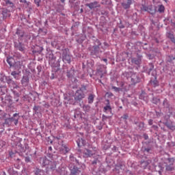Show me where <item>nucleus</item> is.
Instances as JSON below:
<instances>
[{
    "label": "nucleus",
    "instance_id": "4468645a",
    "mask_svg": "<svg viewBox=\"0 0 175 175\" xmlns=\"http://www.w3.org/2000/svg\"><path fill=\"white\" fill-rule=\"evenodd\" d=\"M83 154H84V155H85V157L87 158H88V157H92V155H93L92 152H91V150H90L88 149H85L83 150Z\"/></svg>",
    "mask_w": 175,
    "mask_h": 175
},
{
    "label": "nucleus",
    "instance_id": "473e14b6",
    "mask_svg": "<svg viewBox=\"0 0 175 175\" xmlns=\"http://www.w3.org/2000/svg\"><path fill=\"white\" fill-rule=\"evenodd\" d=\"M8 173H9L10 175L16 174V172H14L13 171V169H12V168H10V169L8 170Z\"/></svg>",
    "mask_w": 175,
    "mask_h": 175
},
{
    "label": "nucleus",
    "instance_id": "7c9ffc66",
    "mask_svg": "<svg viewBox=\"0 0 175 175\" xmlns=\"http://www.w3.org/2000/svg\"><path fill=\"white\" fill-rule=\"evenodd\" d=\"M34 2L36 3V5H37L38 8H39V6H40V2H42V0H34Z\"/></svg>",
    "mask_w": 175,
    "mask_h": 175
},
{
    "label": "nucleus",
    "instance_id": "f704fd0d",
    "mask_svg": "<svg viewBox=\"0 0 175 175\" xmlns=\"http://www.w3.org/2000/svg\"><path fill=\"white\" fill-rule=\"evenodd\" d=\"M6 5H10V6H13V3H12L10 1L7 0L5 1Z\"/></svg>",
    "mask_w": 175,
    "mask_h": 175
},
{
    "label": "nucleus",
    "instance_id": "e433bc0d",
    "mask_svg": "<svg viewBox=\"0 0 175 175\" xmlns=\"http://www.w3.org/2000/svg\"><path fill=\"white\" fill-rule=\"evenodd\" d=\"M0 175H6V172L5 171L0 172Z\"/></svg>",
    "mask_w": 175,
    "mask_h": 175
},
{
    "label": "nucleus",
    "instance_id": "37998d69",
    "mask_svg": "<svg viewBox=\"0 0 175 175\" xmlns=\"http://www.w3.org/2000/svg\"><path fill=\"white\" fill-rule=\"evenodd\" d=\"M19 50H20V51H24V48L20 47V48H19Z\"/></svg>",
    "mask_w": 175,
    "mask_h": 175
},
{
    "label": "nucleus",
    "instance_id": "58836bf2",
    "mask_svg": "<svg viewBox=\"0 0 175 175\" xmlns=\"http://www.w3.org/2000/svg\"><path fill=\"white\" fill-rule=\"evenodd\" d=\"M148 124H149V125H152V120H149Z\"/></svg>",
    "mask_w": 175,
    "mask_h": 175
},
{
    "label": "nucleus",
    "instance_id": "bf43d9fd",
    "mask_svg": "<svg viewBox=\"0 0 175 175\" xmlns=\"http://www.w3.org/2000/svg\"><path fill=\"white\" fill-rule=\"evenodd\" d=\"M141 124H142V125H143V126L144 125V123H141Z\"/></svg>",
    "mask_w": 175,
    "mask_h": 175
},
{
    "label": "nucleus",
    "instance_id": "f03ea898",
    "mask_svg": "<svg viewBox=\"0 0 175 175\" xmlns=\"http://www.w3.org/2000/svg\"><path fill=\"white\" fill-rule=\"evenodd\" d=\"M142 10H144V12H148L150 14H155V13H157V8L152 6V5L148 6L143 5Z\"/></svg>",
    "mask_w": 175,
    "mask_h": 175
},
{
    "label": "nucleus",
    "instance_id": "c9c22d12",
    "mask_svg": "<svg viewBox=\"0 0 175 175\" xmlns=\"http://www.w3.org/2000/svg\"><path fill=\"white\" fill-rule=\"evenodd\" d=\"M128 116L126 115V114H124L122 117V118H123V120H126L127 118H128Z\"/></svg>",
    "mask_w": 175,
    "mask_h": 175
},
{
    "label": "nucleus",
    "instance_id": "dca6fc26",
    "mask_svg": "<svg viewBox=\"0 0 175 175\" xmlns=\"http://www.w3.org/2000/svg\"><path fill=\"white\" fill-rule=\"evenodd\" d=\"M154 79V81H150V84L152 87H158V85H159V82L157 80V77H155Z\"/></svg>",
    "mask_w": 175,
    "mask_h": 175
},
{
    "label": "nucleus",
    "instance_id": "3c124183",
    "mask_svg": "<svg viewBox=\"0 0 175 175\" xmlns=\"http://www.w3.org/2000/svg\"><path fill=\"white\" fill-rule=\"evenodd\" d=\"M120 28H124V25L120 26Z\"/></svg>",
    "mask_w": 175,
    "mask_h": 175
},
{
    "label": "nucleus",
    "instance_id": "f257e3e1",
    "mask_svg": "<svg viewBox=\"0 0 175 175\" xmlns=\"http://www.w3.org/2000/svg\"><path fill=\"white\" fill-rule=\"evenodd\" d=\"M55 140L57 142L58 144L60 146L59 148H61V150H65L66 152H69V151H70V149L66 147V145L64 144V142L60 139L59 137H55Z\"/></svg>",
    "mask_w": 175,
    "mask_h": 175
},
{
    "label": "nucleus",
    "instance_id": "c756f323",
    "mask_svg": "<svg viewBox=\"0 0 175 175\" xmlns=\"http://www.w3.org/2000/svg\"><path fill=\"white\" fill-rule=\"evenodd\" d=\"M146 94L144 92H142L140 95H139V99H143L144 100L146 99Z\"/></svg>",
    "mask_w": 175,
    "mask_h": 175
},
{
    "label": "nucleus",
    "instance_id": "b1692460",
    "mask_svg": "<svg viewBox=\"0 0 175 175\" xmlns=\"http://www.w3.org/2000/svg\"><path fill=\"white\" fill-rule=\"evenodd\" d=\"M97 76H100V79L103 77V75H105V72H103V70H98L96 72Z\"/></svg>",
    "mask_w": 175,
    "mask_h": 175
},
{
    "label": "nucleus",
    "instance_id": "ddd939ff",
    "mask_svg": "<svg viewBox=\"0 0 175 175\" xmlns=\"http://www.w3.org/2000/svg\"><path fill=\"white\" fill-rule=\"evenodd\" d=\"M21 73V72L12 71L11 72V75L13 76V77H14L16 79V80H19Z\"/></svg>",
    "mask_w": 175,
    "mask_h": 175
},
{
    "label": "nucleus",
    "instance_id": "e2e57ef3",
    "mask_svg": "<svg viewBox=\"0 0 175 175\" xmlns=\"http://www.w3.org/2000/svg\"><path fill=\"white\" fill-rule=\"evenodd\" d=\"M78 146H80V144H78Z\"/></svg>",
    "mask_w": 175,
    "mask_h": 175
},
{
    "label": "nucleus",
    "instance_id": "423d86ee",
    "mask_svg": "<svg viewBox=\"0 0 175 175\" xmlns=\"http://www.w3.org/2000/svg\"><path fill=\"white\" fill-rule=\"evenodd\" d=\"M21 83L23 85H28V83H29V77H28V75H23L21 80Z\"/></svg>",
    "mask_w": 175,
    "mask_h": 175
},
{
    "label": "nucleus",
    "instance_id": "cd10ccee",
    "mask_svg": "<svg viewBox=\"0 0 175 175\" xmlns=\"http://www.w3.org/2000/svg\"><path fill=\"white\" fill-rule=\"evenodd\" d=\"M94 102V95L90 94L88 97V103H92Z\"/></svg>",
    "mask_w": 175,
    "mask_h": 175
},
{
    "label": "nucleus",
    "instance_id": "9d476101",
    "mask_svg": "<svg viewBox=\"0 0 175 175\" xmlns=\"http://www.w3.org/2000/svg\"><path fill=\"white\" fill-rule=\"evenodd\" d=\"M70 170L71 172V175H77L80 172L79 168H77L76 166H74L73 167H70Z\"/></svg>",
    "mask_w": 175,
    "mask_h": 175
},
{
    "label": "nucleus",
    "instance_id": "a211bd4d",
    "mask_svg": "<svg viewBox=\"0 0 175 175\" xmlns=\"http://www.w3.org/2000/svg\"><path fill=\"white\" fill-rule=\"evenodd\" d=\"M131 62L132 64H135V65H140L141 60L140 59L133 58L131 59Z\"/></svg>",
    "mask_w": 175,
    "mask_h": 175
},
{
    "label": "nucleus",
    "instance_id": "412c9836",
    "mask_svg": "<svg viewBox=\"0 0 175 175\" xmlns=\"http://www.w3.org/2000/svg\"><path fill=\"white\" fill-rule=\"evenodd\" d=\"M165 125L169 129H171V131H175V126H173V124L167 122Z\"/></svg>",
    "mask_w": 175,
    "mask_h": 175
},
{
    "label": "nucleus",
    "instance_id": "4be33fe9",
    "mask_svg": "<svg viewBox=\"0 0 175 175\" xmlns=\"http://www.w3.org/2000/svg\"><path fill=\"white\" fill-rule=\"evenodd\" d=\"M165 169L168 172H172V170H173V169H174V167L173 166V163L167 165Z\"/></svg>",
    "mask_w": 175,
    "mask_h": 175
},
{
    "label": "nucleus",
    "instance_id": "c85d7f7f",
    "mask_svg": "<svg viewBox=\"0 0 175 175\" xmlns=\"http://www.w3.org/2000/svg\"><path fill=\"white\" fill-rule=\"evenodd\" d=\"M152 102L154 103V105H158V103L160 102V100L157 98H153Z\"/></svg>",
    "mask_w": 175,
    "mask_h": 175
},
{
    "label": "nucleus",
    "instance_id": "8fccbe9b",
    "mask_svg": "<svg viewBox=\"0 0 175 175\" xmlns=\"http://www.w3.org/2000/svg\"><path fill=\"white\" fill-rule=\"evenodd\" d=\"M61 2H62V3H64V2H65V0H60Z\"/></svg>",
    "mask_w": 175,
    "mask_h": 175
},
{
    "label": "nucleus",
    "instance_id": "0eeeda50",
    "mask_svg": "<svg viewBox=\"0 0 175 175\" xmlns=\"http://www.w3.org/2000/svg\"><path fill=\"white\" fill-rule=\"evenodd\" d=\"M131 5H132V0H127V2L124 1L122 3V6L124 9H129Z\"/></svg>",
    "mask_w": 175,
    "mask_h": 175
},
{
    "label": "nucleus",
    "instance_id": "a878e982",
    "mask_svg": "<svg viewBox=\"0 0 175 175\" xmlns=\"http://www.w3.org/2000/svg\"><path fill=\"white\" fill-rule=\"evenodd\" d=\"M7 62L10 65V66H13V58H8L7 59Z\"/></svg>",
    "mask_w": 175,
    "mask_h": 175
},
{
    "label": "nucleus",
    "instance_id": "680f3d73",
    "mask_svg": "<svg viewBox=\"0 0 175 175\" xmlns=\"http://www.w3.org/2000/svg\"><path fill=\"white\" fill-rule=\"evenodd\" d=\"M16 122H18V120H16Z\"/></svg>",
    "mask_w": 175,
    "mask_h": 175
},
{
    "label": "nucleus",
    "instance_id": "5fc2aeb1",
    "mask_svg": "<svg viewBox=\"0 0 175 175\" xmlns=\"http://www.w3.org/2000/svg\"><path fill=\"white\" fill-rule=\"evenodd\" d=\"M145 139H146V140H147V139H148V137H146V138H145Z\"/></svg>",
    "mask_w": 175,
    "mask_h": 175
},
{
    "label": "nucleus",
    "instance_id": "4d7b16f0",
    "mask_svg": "<svg viewBox=\"0 0 175 175\" xmlns=\"http://www.w3.org/2000/svg\"><path fill=\"white\" fill-rule=\"evenodd\" d=\"M5 122L3 123L4 124H6V120H5Z\"/></svg>",
    "mask_w": 175,
    "mask_h": 175
},
{
    "label": "nucleus",
    "instance_id": "c03bdc74",
    "mask_svg": "<svg viewBox=\"0 0 175 175\" xmlns=\"http://www.w3.org/2000/svg\"><path fill=\"white\" fill-rule=\"evenodd\" d=\"M168 161H169V162H172H172H174V160H173L172 159H168Z\"/></svg>",
    "mask_w": 175,
    "mask_h": 175
},
{
    "label": "nucleus",
    "instance_id": "bb28decb",
    "mask_svg": "<svg viewBox=\"0 0 175 175\" xmlns=\"http://www.w3.org/2000/svg\"><path fill=\"white\" fill-rule=\"evenodd\" d=\"M55 162L52 161V163H49V165H48V167H49L50 169H55Z\"/></svg>",
    "mask_w": 175,
    "mask_h": 175
},
{
    "label": "nucleus",
    "instance_id": "6e6d98bb",
    "mask_svg": "<svg viewBox=\"0 0 175 175\" xmlns=\"http://www.w3.org/2000/svg\"><path fill=\"white\" fill-rule=\"evenodd\" d=\"M165 100L163 101V105H164V106H165Z\"/></svg>",
    "mask_w": 175,
    "mask_h": 175
},
{
    "label": "nucleus",
    "instance_id": "a19ab883",
    "mask_svg": "<svg viewBox=\"0 0 175 175\" xmlns=\"http://www.w3.org/2000/svg\"><path fill=\"white\" fill-rule=\"evenodd\" d=\"M67 77H72V75H70L69 72H67Z\"/></svg>",
    "mask_w": 175,
    "mask_h": 175
},
{
    "label": "nucleus",
    "instance_id": "864d4df0",
    "mask_svg": "<svg viewBox=\"0 0 175 175\" xmlns=\"http://www.w3.org/2000/svg\"><path fill=\"white\" fill-rule=\"evenodd\" d=\"M145 139H146V140H147V139H148V137H146V138H145Z\"/></svg>",
    "mask_w": 175,
    "mask_h": 175
},
{
    "label": "nucleus",
    "instance_id": "a18cd8bd",
    "mask_svg": "<svg viewBox=\"0 0 175 175\" xmlns=\"http://www.w3.org/2000/svg\"><path fill=\"white\" fill-rule=\"evenodd\" d=\"M33 110H38V107L34 106V107H33Z\"/></svg>",
    "mask_w": 175,
    "mask_h": 175
},
{
    "label": "nucleus",
    "instance_id": "393cba45",
    "mask_svg": "<svg viewBox=\"0 0 175 175\" xmlns=\"http://www.w3.org/2000/svg\"><path fill=\"white\" fill-rule=\"evenodd\" d=\"M21 2H22V3H25V5H27V6L29 8V9H32V8L29 7V5H31V3L29 1H27V0H21Z\"/></svg>",
    "mask_w": 175,
    "mask_h": 175
},
{
    "label": "nucleus",
    "instance_id": "20e7f679",
    "mask_svg": "<svg viewBox=\"0 0 175 175\" xmlns=\"http://www.w3.org/2000/svg\"><path fill=\"white\" fill-rule=\"evenodd\" d=\"M40 163H42V166H49L50 163H53V161H51L46 157H42L40 159Z\"/></svg>",
    "mask_w": 175,
    "mask_h": 175
},
{
    "label": "nucleus",
    "instance_id": "f8f14e48",
    "mask_svg": "<svg viewBox=\"0 0 175 175\" xmlns=\"http://www.w3.org/2000/svg\"><path fill=\"white\" fill-rule=\"evenodd\" d=\"M131 77L133 84H136L139 83V78L137 77V75H136V74H133Z\"/></svg>",
    "mask_w": 175,
    "mask_h": 175
},
{
    "label": "nucleus",
    "instance_id": "13d9d810",
    "mask_svg": "<svg viewBox=\"0 0 175 175\" xmlns=\"http://www.w3.org/2000/svg\"><path fill=\"white\" fill-rule=\"evenodd\" d=\"M10 157H12V153H10Z\"/></svg>",
    "mask_w": 175,
    "mask_h": 175
},
{
    "label": "nucleus",
    "instance_id": "7ed1b4c3",
    "mask_svg": "<svg viewBox=\"0 0 175 175\" xmlns=\"http://www.w3.org/2000/svg\"><path fill=\"white\" fill-rule=\"evenodd\" d=\"M85 98V94H84V92L82 90H78L75 95V100H81V99H84Z\"/></svg>",
    "mask_w": 175,
    "mask_h": 175
},
{
    "label": "nucleus",
    "instance_id": "79ce46f5",
    "mask_svg": "<svg viewBox=\"0 0 175 175\" xmlns=\"http://www.w3.org/2000/svg\"><path fill=\"white\" fill-rule=\"evenodd\" d=\"M150 148H145V151H146V152H150Z\"/></svg>",
    "mask_w": 175,
    "mask_h": 175
},
{
    "label": "nucleus",
    "instance_id": "aec40b11",
    "mask_svg": "<svg viewBox=\"0 0 175 175\" xmlns=\"http://www.w3.org/2000/svg\"><path fill=\"white\" fill-rule=\"evenodd\" d=\"M158 12L159 13H163L165 12V6L163 5H159Z\"/></svg>",
    "mask_w": 175,
    "mask_h": 175
},
{
    "label": "nucleus",
    "instance_id": "5701e85b",
    "mask_svg": "<svg viewBox=\"0 0 175 175\" xmlns=\"http://www.w3.org/2000/svg\"><path fill=\"white\" fill-rule=\"evenodd\" d=\"M5 80H6V76L3 74L0 73V81L1 83H5Z\"/></svg>",
    "mask_w": 175,
    "mask_h": 175
},
{
    "label": "nucleus",
    "instance_id": "052dcab7",
    "mask_svg": "<svg viewBox=\"0 0 175 175\" xmlns=\"http://www.w3.org/2000/svg\"><path fill=\"white\" fill-rule=\"evenodd\" d=\"M1 120H2V119L0 118V121H1Z\"/></svg>",
    "mask_w": 175,
    "mask_h": 175
},
{
    "label": "nucleus",
    "instance_id": "603ef678",
    "mask_svg": "<svg viewBox=\"0 0 175 175\" xmlns=\"http://www.w3.org/2000/svg\"><path fill=\"white\" fill-rule=\"evenodd\" d=\"M92 163H93V165H94V164L96 163V161H93Z\"/></svg>",
    "mask_w": 175,
    "mask_h": 175
},
{
    "label": "nucleus",
    "instance_id": "2f4dec72",
    "mask_svg": "<svg viewBox=\"0 0 175 175\" xmlns=\"http://www.w3.org/2000/svg\"><path fill=\"white\" fill-rule=\"evenodd\" d=\"M83 109L85 111H88L90 110V106L88 105H83Z\"/></svg>",
    "mask_w": 175,
    "mask_h": 175
},
{
    "label": "nucleus",
    "instance_id": "9b49d317",
    "mask_svg": "<svg viewBox=\"0 0 175 175\" xmlns=\"http://www.w3.org/2000/svg\"><path fill=\"white\" fill-rule=\"evenodd\" d=\"M85 6H88V8L90 9H95V8H98V2L94 1L92 3H87L85 4Z\"/></svg>",
    "mask_w": 175,
    "mask_h": 175
},
{
    "label": "nucleus",
    "instance_id": "72a5a7b5",
    "mask_svg": "<svg viewBox=\"0 0 175 175\" xmlns=\"http://www.w3.org/2000/svg\"><path fill=\"white\" fill-rule=\"evenodd\" d=\"M112 89L114 90V91H116V92H118V91H120V88H117L116 86H113Z\"/></svg>",
    "mask_w": 175,
    "mask_h": 175
},
{
    "label": "nucleus",
    "instance_id": "1a4fd4ad",
    "mask_svg": "<svg viewBox=\"0 0 175 175\" xmlns=\"http://www.w3.org/2000/svg\"><path fill=\"white\" fill-rule=\"evenodd\" d=\"M107 105L104 107L103 111L104 113H107V111H109V113H111V106H110V101L109 100H107Z\"/></svg>",
    "mask_w": 175,
    "mask_h": 175
},
{
    "label": "nucleus",
    "instance_id": "4c0bfd02",
    "mask_svg": "<svg viewBox=\"0 0 175 175\" xmlns=\"http://www.w3.org/2000/svg\"><path fill=\"white\" fill-rule=\"evenodd\" d=\"M29 157H25V162H30Z\"/></svg>",
    "mask_w": 175,
    "mask_h": 175
},
{
    "label": "nucleus",
    "instance_id": "49530a36",
    "mask_svg": "<svg viewBox=\"0 0 175 175\" xmlns=\"http://www.w3.org/2000/svg\"><path fill=\"white\" fill-rule=\"evenodd\" d=\"M18 115V113H14V114L13 115V116H14V117H17Z\"/></svg>",
    "mask_w": 175,
    "mask_h": 175
},
{
    "label": "nucleus",
    "instance_id": "f3484780",
    "mask_svg": "<svg viewBox=\"0 0 175 175\" xmlns=\"http://www.w3.org/2000/svg\"><path fill=\"white\" fill-rule=\"evenodd\" d=\"M2 14L3 18H6V17H9L10 16V14H9V11H8V10H3L2 11Z\"/></svg>",
    "mask_w": 175,
    "mask_h": 175
},
{
    "label": "nucleus",
    "instance_id": "09e8293b",
    "mask_svg": "<svg viewBox=\"0 0 175 175\" xmlns=\"http://www.w3.org/2000/svg\"><path fill=\"white\" fill-rule=\"evenodd\" d=\"M49 150H50V151H51V150H53V148H52L51 146H50V147L49 148Z\"/></svg>",
    "mask_w": 175,
    "mask_h": 175
},
{
    "label": "nucleus",
    "instance_id": "39448f33",
    "mask_svg": "<svg viewBox=\"0 0 175 175\" xmlns=\"http://www.w3.org/2000/svg\"><path fill=\"white\" fill-rule=\"evenodd\" d=\"M62 61L64 64H70V55H68V53H63Z\"/></svg>",
    "mask_w": 175,
    "mask_h": 175
},
{
    "label": "nucleus",
    "instance_id": "de8ad7c7",
    "mask_svg": "<svg viewBox=\"0 0 175 175\" xmlns=\"http://www.w3.org/2000/svg\"><path fill=\"white\" fill-rule=\"evenodd\" d=\"M103 61H104V62H107V59H103Z\"/></svg>",
    "mask_w": 175,
    "mask_h": 175
},
{
    "label": "nucleus",
    "instance_id": "ea45409f",
    "mask_svg": "<svg viewBox=\"0 0 175 175\" xmlns=\"http://www.w3.org/2000/svg\"><path fill=\"white\" fill-rule=\"evenodd\" d=\"M18 147H21L20 152H23V151H24V148H21L20 146H18Z\"/></svg>",
    "mask_w": 175,
    "mask_h": 175
},
{
    "label": "nucleus",
    "instance_id": "6ab92c4d",
    "mask_svg": "<svg viewBox=\"0 0 175 175\" xmlns=\"http://www.w3.org/2000/svg\"><path fill=\"white\" fill-rule=\"evenodd\" d=\"M94 50L95 53H102V51H100V44L98 45H96L94 46Z\"/></svg>",
    "mask_w": 175,
    "mask_h": 175
},
{
    "label": "nucleus",
    "instance_id": "2eb2a0df",
    "mask_svg": "<svg viewBox=\"0 0 175 175\" xmlns=\"http://www.w3.org/2000/svg\"><path fill=\"white\" fill-rule=\"evenodd\" d=\"M167 37H168V38L170 39L171 42H172V43H174V44H175V38H174V35H173V33H167Z\"/></svg>",
    "mask_w": 175,
    "mask_h": 175
},
{
    "label": "nucleus",
    "instance_id": "6e6552de",
    "mask_svg": "<svg viewBox=\"0 0 175 175\" xmlns=\"http://www.w3.org/2000/svg\"><path fill=\"white\" fill-rule=\"evenodd\" d=\"M14 66L15 69H16V70H20L21 68L24 67V65H23V62L18 61L15 62V64H14Z\"/></svg>",
    "mask_w": 175,
    "mask_h": 175
}]
</instances>
